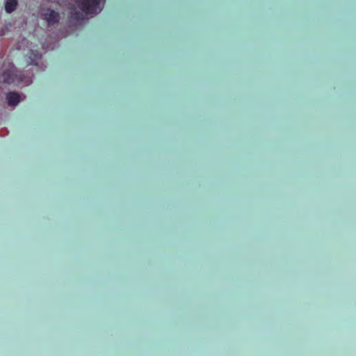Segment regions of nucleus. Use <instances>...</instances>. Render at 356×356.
<instances>
[{"instance_id": "8", "label": "nucleus", "mask_w": 356, "mask_h": 356, "mask_svg": "<svg viewBox=\"0 0 356 356\" xmlns=\"http://www.w3.org/2000/svg\"><path fill=\"white\" fill-rule=\"evenodd\" d=\"M69 0H51L52 2L56 3L59 6H64Z\"/></svg>"}, {"instance_id": "2", "label": "nucleus", "mask_w": 356, "mask_h": 356, "mask_svg": "<svg viewBox=\"0 0 356 356\" xmlns=\"http://www.w3.org/2000/svg\"><path fill=\"white\" fill-rule=\"evenodd\" d=\"M79 8L88 16L99 13L104 6V0H75Z\"/></svg>"}, {"instance_id": "7", "label": "nucleus", "mask_w": 356, "mask_h": 356, "mask_svg": "<svg viewBox=\"0 0 356 356\" xmlns=\"http://www.w3.org/2000/svg\"><path fill=\"white\" fill-rule=\"evenodd\" d=\"M70 17L74 20L79 22L83 19V15L78 11L73 10L70 13Z\"/></svg>"}, {"instance_id": "1", "label": "nucleus", "mask_w": 356, "mask_h": 356, "mask_svg": "<svg viewBox=\"0 0 356 356\" xmlns=\"http://www.w3.org/2000/svg\"><path fill=\"white\" fill-rule=\"evenodd\" d=\"M33 73L31 69L25 72L18 70L13 65H9L2 74V78L7 83H19L29 86L33 82Z\"/></svg>"}, {"instance_id": "6", "label": "nucleus", "mask_w": 356, "mask_h": 356, "mask_svg": "<svg viewBox=\"0 0 356 356\" xmlns=\"http://www.w3.org/2000/svg\"><path fill=\"white\" fill-rule=\"evenodd\" d=\"M17 0H6L5 3V10L8 13H13L17 8Z\"/></svg>"}, {"instance_id": "5", "label": "nucleus", "mask_w": 356, "mask_h": 356, "mask_svg": "<svg viewBox=\"0 0 356 356\" xmlns=\"http://www.w3.org/2000/svg\"><path fill=\"white\" fill-rule=\"evenodd\" d=\"M26 96L17 92H9L6 94V99L8 105L11 107L17 106L19 102L24 100Z\"/></svg>"}, {"instance_id": "4", "label": "nucleus", "mask_w": 356, "mask_h": 356, "mask_svg": "<svg viewBox=\"0 0 356 356\" xmlns=\"http://www.w3.org/2000/svg\"><path fill=\"white\" fill-rule=\"evenodd\" d=\"M40 15L48 26L54 25L60 20V14L51 8H42Z\"/></svg>"}, {"instance_id": "3", "label": "nucleus", "mask_w": 356, "mask_h": 356, "mask_svg": "<svg viewBox=\"0 0 356 356\" xmlns=\"http://www.w3.org/2000/svg\"><path fill=\"white\" fill-rule=\"evenodd\" d=\"M26 61L28 67L34 65L37 67L38 71H43L45 70L47 65L41 61V54L37 50L30 49L26 54Z\"/></svg>"}]
</instances>
